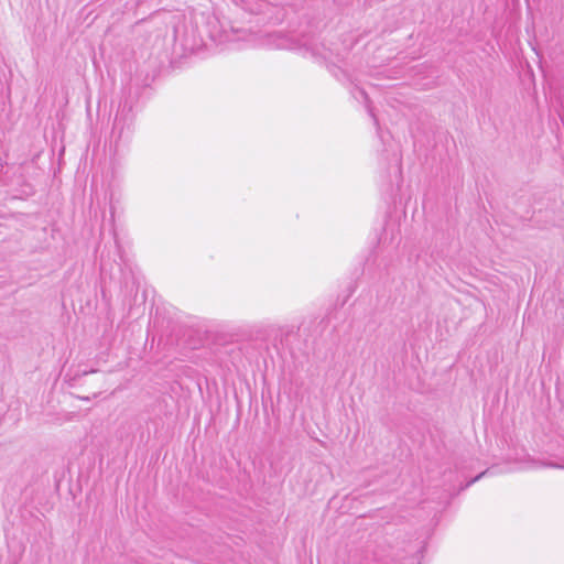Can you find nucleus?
<instances>
[{
    "label": "nucleus",
    "mask_w": 564,
    "mask_h": 564,
    "mask_svg": "<svg viewBox=\"0 0 564 564\" xmlns=\"http://www.w3.org/2000/svg\"><path fill=\"white\" fill-rule=\"evenodd\" d=\"M542 466H545V467H551V468H560V469H564V465H560L557 463H542Z\"/></svg>",
    "instance_id": "obj_7"
},
{
    "label": "nucleus",
    "mask_w": 564,
    "mask_h": 564,
    "mask_svg": "<svg viewBox=\"0 0 564 564\" xmlns=\"http://www.w3.org/2000/svg\"><path fill=\"white\" fill-rule=\"evenodd\" d=\"M124 111H126V106H123L121 113H117L115 121H113L112 132L116 133L117 131H119V138H121L122 131L124 128V120H126Z\"/></svg>",
    "instance_id": "obj_5"
},
{
    "label": "nucleus",
    "mask_w": 564,
    "mask_h": 564,
    "mask_svg": "<svg viewBox=\"0 0 564 564\" xmlns=\"http://www.w3.org/2000/svg\"><path fill=\"white\" fill-rule=\"evenodd\" d=\"M269 7V3L264 0H246L245 9L251 13H262L264 9Z\"/></svg>",
    "instance_id": "obj_4"
},
{
    "label": "nucleus",
    "mask_w": 564,
    "mask_h": 564,
    "mask_svg": "<svg viewBox=\"0 0 564 564\" xmlns=\"http://www.w3.org/2000/svg\"><path fill=\"white\" fill-rule=\"evenodd\" d=\"M494 474V469L492 468H489L482 473H480L479 475H477L475 478H473L471 480H469L467 484H466V487H469L471 484L476 482L477 480H479L481 477L486 476V475H492Z\"/></svg>",
    "instance_id": "obj_6"
},
{
    "label": "nucleus",
    "mask_w": 564,
    "mask_h": 564,
    "mask_svg": "<svg viewBox=\"0 0 564 564\" xmlns=\"http://www.w3.org/2000/svg\"><path fill=\"white\" fill-rule=\"evenodd\" d=\"M183 20L180 11H161L151 15L148 23L153 25L154 32L177 35L183 32Z\"/></svg>",
    "instance_id": "obj_2"
},
{
    "label": "nucleus",
    "mask_w": 564,
    "mask_h": 564,
    "mask_svg": "<svg viewBox=\"0 0 564 564\" xmlns=\"http://www.w3.org/2000/svg\"><path fill=\"white\" fill-rule=\"evenodd\" d=\"M352 96L355 99L357 100H364L365 101V105H366V108H367V111L369 112V115L372 117L373 121L376 124H378V120L373 113V110H372V107L370 105V100L368 98V95L367 93L362 89V88H359V87H355L354 90L351 91Z\"/></svg>",
    "instance_id": "obj_3"
},
{
    "label": "nucleus",
    "mask_w": 564,
    "mask_h": 564,
    "mask_svg": "<svg viewBox=\"0 0 564 564\" xmlns=\"http://www.w3.org/2000/svg\"><path fill=\"white\" fill-rule=\"evenodd\" d=\"M170 62L176 63L191 55L205 56L225 51L265 47L269 50H301L310 37H167Z\"/></svg>",
    "instance_id": "obj_1"
},
{
    "label": "nucleus",
    "mask_w": 564,
    "mask_h": 564,
    "mask_svg": "<svg viewBox=\"0 0 564 564\" xmlns=\"http://www.w3.org/2000/svg\"><path fill=\"white\" fill-rule=\"evenodd\" d=\"M529 44L534 51H536V46L540 45L536 36L531 37Z\"/></svg>",
    "instance_id": "obj_8"
}]
</instances>
